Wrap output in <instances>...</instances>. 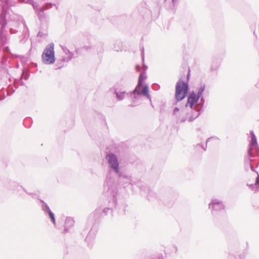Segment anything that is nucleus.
I'll return each instance as SVG.
<instances>
[{
    "label": "nucleus",
    "mask_w": 259,
    "mask_h": 259,
    "mask_svg": "<svg viewBox=\"0 0 259 259\" xmlns=\"http://www.w3.org/2000/svg\"><path fill=\"white\" fill-rule=\"evenodd\" d=\"M54 44H51L47 46L42 54L43 62L47 64L53 63L55 62V54Z\"/></svg>",
    "instance_id": "1"
},
{
    "label": "nucleus",
    "mask_w": 259,
    "mask_h": 259,
    "mask_svg": "<svg viewBox=\"0 0 259 259\" xmlns=\"http://www.w3.org/2000/svg\"><path fill=\"white\" fill-rule=\"evenodd\" d=\"M188 90L187 84L182 81H179L176 86L175 96L177 101H181L183 99Z\"/></svg>",
    "instance_id": "2"
},
{
    "label": "nucleus",
    "mask_w": 259,
    "mask_h": 259,
    "mask_svg": "<svg viewBox=\"0 0 259 259\" xmlns=\"http://www.w3.org/2000/svg\"><path fill=\"white\" fill-rule=\"evenodd\" d=\"M110 166L113 168L116 172H118V163L117 157L114 154H109L106 157Z\"/></svg>",
    "instance_id": "3"
},
{
    "label": "nucleus",
    "mask_w": 259,
    "mask_h": 259,
    "mask_svg": "<svg viewBox=\"0 0 259 259\" xmlns=\"http://www.w3.org/2000/svg\"><path fill=\"white\" fill-rule=\"evenodd\" d=\"M198 98L199 97L194 92L190 94L187 99L186 106H189L190 108H192L194 104L198 100Z\"/></svg>",
    "instance_id": "4"
},
{
    "label": "nucleus",
    "mask_w": 259,
    "mask_h": 259,
    "mask_svg": "<svg viewBox=\"0 0 259 259\" xmlns=\"http://www.w3.org/2000/svg\"><path fill=\"white\" fill-rule=\"evenodd\" d=\"M209 207L214 210H219L224 208V206L221 202H214L210 204Z\"/></svg>",
    "instance_id": "5"
},
{
    "label": "nucleus",
    "mask_w": 259,
    "mask_h": 259,
    "mask_svg": "<svg viewBox=\"0 0 259 259\" xmlns=\"http://www.w3.org/2000/svg\"><path fill=\"white\" fill-rule=\"evenodd\" d=\"M146 78V76L144 73H141L139 77L138 84L136 87V91H138L140 90L141 87L142 85L144 80Z\"/></svg>",
    "instance_id": "6"
},
{
    "label": "nucleus",
    "mask_w": 259,
    "mask_h": 259,
    "mask_svg": "<svg viewBox=\"0 0 259 259\" xmlns=\"http://www.w3.org/2000/svg\"><path fill=\"white\" fill-rule=\"evenodd\" d=\"M141 94L146 96H149L148 88L147 86L146 85L143 87L141 91Z\"/></svg>",
    "instance_id": "7"
},
{
    "label": "nucleus",
    "mask_w": 259,
    "mask_h": 259,
    "mask_svg": "<svg viewBox=\"0 0 259 259\" xmlns=\"http://www.w3.org/2000/svg\"><path fill=\"white\" fill-rule=\"evenodd\" d=\"M49 216L54 224H55V219L53 213L50 210L49 211Z\"/></svg>",
    "instance_id": "8"
},
{
    "label": "nucleus",
    "mask_w": 259,
    "mask_h": 259,
    "mask_svg": "<svg viewBox=\"0 0 259 259\" xmlns=\"http://www.w3.org/2000/svg\"><path fill=\"white\" fill-rule=\"evenodd\" d=\"M256 144V139L254 137H252L250 142V146H253Z\"/></svg>",
    "instance_id": "9"
},
{
    "label": "nucleus",
    "mask_w": 259,
    "mask_h": 259,
    "mask_svg": "<svg viewBox=\"0 0 259 259\" xmlns=\"http://www.w3.org/2000/svg\"><path fill=\"white\" fill-rule=\"evenodd\" d=\"M255 184L256 185H259V177H257V178H256V182H255Z\"/></svg>",
    "instance_id": "10"
},
{
    "label": "nucleus",
    "mask_w": 259,
    "mask_h": 259,
    "mask_svg": "<svg viewBox=\"0 0 259 259\" xmlns=\"http://www.w3.org/2000/svg\"><path fill=\"white\" fill-rule=\"evenodd\" d=\"M248 154L249 155H250L251 154V148H249V149L248 150Z\"/></svg>",
    "instance_id": "11"
},
{
    "label": "nucleus",
    "mask_w": 259,
    "mask_h": 259,
    "mask_svg": "<svg viewBox=\"0 0 259 259\" xmlns=\"http://www.w3.org/2000/svg\"><path fill=\"white\" fill-rule=\"evenodd\" d=\"M179 110V109L177 108H176L174 110V112L175 113H176L177 111H178Z\"/></svg>",
    "instance_id": "12"
},
{
    "label": "nucleus",
    "mask_w": 259,
    "mask_h": 259,
    "mask_svg": "<svg viewBox=\"0 0 259 259\" xmlns=\"http://www.w3.org/2000/svg\"><path fill=\"white\" fill-rule=\"evenodd\" d=\"M117 97L118 98H119V99H121V98L120 97L119 95H118V94H117Z\"/></svg>",
    "instance_id": "13"
}]
</instances>
